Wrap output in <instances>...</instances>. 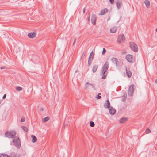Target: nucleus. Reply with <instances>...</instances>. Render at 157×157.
Listing matches in <instances>:
<instances>
[{
    "label": "nucleus",
    "mask_w": 157,
    "mask_h": 157,
    "mask_svg": "<svg viewBox=\"0 0 157 157\" xmlns=\"http://www.w3.org/2000/svg\"><path fill=\"white\" fill-rule=\"evenodd\" d=\"M40 110L41 111H43L44 110V109L43 108H41L40 109Z\"/></svg>",
    "instance_id": "42"
},
{
    "label": "nucleus",
    "mask_w": 157,
    "mask_h": 157,
    "mask_svg": "<svg viewBox=\"0 0 157 157\" xmlns=\"http://www.w3.org/2000/svg\"><path fill=\"white\" fill-rule=\"evenodd\" d=\"M86 51H84L83 52V53H82V57H81V58H82L83 57H84V56H85L86 54Z\"/></svg>",
    "instance_id": "32"
},
{
    "label": "nucleus",
    "mask_w": 157,
    "mask_h": 157,
    "mask_svg": "<svg viewBox=\"0 0 157 157\" xmlns=\"http://www.w3.org/2000/svg\"><path fill=\"white\" fill-rule=\"evenodd\" d=\"M117 31V29L115 28H112L110 29V31L111 33H114L116 32Z\"/></svg>",
    "instance_id": "23"
},
{
    "label": "nucleus",
    "mask_w": 157,
    "mask_h": 157,
    "mask_svg": "<svg viewBox=\"0 0 157 157\" xmlns=\"http://www.w3.org/2000/svg\"><path fill=\"white\" fill-rule=\"evenodd\" d=\"M134 85L132 84L129 87L128 94L130 96H132L133 95L134 91Z\"/></svg>",
    "instance_id": "5"
},
{
    "label": "nucleus",
    "mask_w": 157,
    "mask_h": 157,
    "mask_svg": "<svg viewBox=\"0 0 157 157\" xmlns=\"http://www.w3.org/2000/svg\"><path fill=\"white\" fill-rule=\"evenodd\" d=\"M98 67V65H94L93 66L92 68V71L93 73H95L96 72L97 69Z\"/></svg>",
    "instance_id": "17"
},
{
    "label": "nucleus",
    "mask_w": 157,
    "mask_h": 157,
    "mask_svg": "<svg viewBox=\"0 0 157 157\" xmlns=\"http://www.w3.org/2000/svg\"><path fill=\"white\" fill-rule=\"evenodd\" d=\"M9 157H16V155L15 152H13L9 155Z\"/></svg>",
    "instance_id": "22"
},
{
    "label": "nucleus",
    "mask_w": 157,
    "mask_h": 157,
    "mask_svg": "<svg viewBox=\"0 0 157 157\" xmlns=\"http://www.w3.org/2000/svg\"><path fill=\"white\" fill-rule=\"evenodd\" d=\"M110 104L109 102V100H106L105 103H104V107L105 108H109L110 107Z\"/></svg>",
    "instance_id": "10"
},
{
    "label": "nucleus",
    "mask_w": 157,
    "mask_h": 157,
    "mask_svg": "<svg viewBox=\"0 0 157 157\" xmlns=\"http://www.w3.org/2000/svg\"><path fill=\"white\" fill-rule=\"evenodd\" d=\"M108 10L107 9L105 8L103 10H102L99 13V15H104L105 13H107L108 12Z\"/></svg>",
    "instance_id": "12"
},
{
    "label": "nucleus",
    "mask_w": 157,
    "mask_h": 157,
    "mask_svg": "<svg viewBox=\"0 0 157 157\" xmlns=\"http://www.w3.org/2000/svg\"><path fill=\"white\" fill-rule=\"evenodd\" d=\"M93 56L92 57H93V56H94V52H93V51H92L90 53V56H90H90Z\"/></svg>",
    "instance_id": "35"
},
{
    "label": "nucleus",
    "mask_w": 157,
    "mask_h": 157,
    "mask_svg": "<svg viewBox=\"0 0 157 157\" xmlns=\"http://www.w3.org/2000/svg\"><path fill=\"white\" fill-rule=\"evenodd\" d=\"M16 90L18 91L21 90H22V88L20 86H17L16 88Z\"/></svg>",
    "instance_id": "29"
},
{
    "label": "nucleus",
    "mask_w": 157,
    "mask_h": 157,
    "mask_svg": "<svg viewBox=\"0 0 157 157\" xmlns=\"http://www.w3.org/2000/svg\"><path fill=\"white\" fill-rule=\"evenodd\" d=\"M96 16L94 14H92L91 19V22L93 25L96 24Z\"/></svg>",
    "instance_id": "9"
},
{
    "label": "nucleus",
    "mask_w": 157,
    "mask_h": 157,
    "mask_svg": "<svg viewBox=\"0 0 157 157\" xmlns=\"http://www.w3.org/2000/svg\"><path fill=\"white\" fill-rule=\"evenodd\" d=\"M16 134V132L14 130H11L9 132L6 131L5 134V137H8L9 138H14Z\"/></svg>",
    "instance_id": "3"
},
{
    "label": "nucleus",
    "mask_w": 157,
    "mask_h": 157,
    "mask_svg": "<svg viewBox=\"0 0 157 157\" xmlns=\"http://www.w3.org/2000/svg\"><path fill=\"white\" fill-rule=\"evenodd\" d=\"M21 128L24 131L26 132H27L28 131V129L26 127L24 126H22L21 127Z\"/></svg>",
    "instance_id": "25"
},
{
    "label": "nucleus",
    "mask_w": 157,
    "mask_h": 157,
    "mask_svg": "<svg viewBox=\"0 0 157 157\" xmlns=\"http://www.w3.org/2000/svg\"><path fill=\"white\" fill-rule=\"evenodd\" d=\"M126 71L127 76L128 78H130L132 76V73L129 70H128L127 67H126Z\"/></svg>",
    "instance_id": "14"
},
{
    "label": "nucleus",
    "mask_w": 157,
    "mask_h": 157,
    "mask_svg": "<svg viewBox=\"0 0 157 157\" xmlns=\"http://www.w3.org/2000/svg\"><path fill=\"white\" fill-rule=\"evenodd\" d=\"M6 94H5L2 97V99H5L6 97Z\"/></svg>",
    "instance_id": "38"
},
{
    "label": "nucleus",
    "mask_w": 157,
    "mask_h": 157,
    "mask_svg": "<svg viewBox=\"0 0 157 157\" xmlns=\"http://www.w3.org/2000/svg\"><path fill=\"white\" fill-rule=\"evenodd\" d=\"M125 37L124 35L122 34L119 35L117 39V42L119 43H120L122 42H124L125 41Z\"/></svg>",
    "instance_id": "6"
},
{
    "label": "nucleus",
    "mask_w": 157,
    "mask_h": 157,
    "mask_svg": "<svg viewBox=\"0 0 157 157\" xmlns=\"http://www.w3.org/2000/svg\"><path fill=\"white\" fill-rule=\"evenodd\" d=\"M31 137L32 138V141L33 143H35L37 141V138L34 135H32L31 136Z\"/></svg>",
    "instance_id": "18"
},
{
    "label": "nucleus",
    "mask_w": 157,
    "mask_h": 157,
    "mask_svg": "<svg viewBox=\"0 0 157 157\" xmlns=\"http://www.w3.org/2000/svg\"><path fill=\"white\" fill-rule=\"evenodd\" d=\"M36 33L35 32L29 33L28 34V37L30 38H33L36 36Z\"/></svg>",
    "instance_id": "11"
},
{
    "label": "nucleus",
    "mask_w": 157,
    "mask_h": 157,
    "mask_svg": "<svg viewBox=\"0 0 157 157\" xmlns=\"http://www.w3.org/2000/svg\"><path fill=\"white\" fill-rule=\"evenodd\" d=\"M111 60L113 63L115 64L116 66H117V63L118 62V60L117 58L114 57L112 58Z\"/></svg>",
    "instance_id": "16"
},
{
    "label": "nucleus",
    "mask_w": 157,
    "mask_h": 157,
    "mask_svg": "<svg viewBox=\"0 0 157 157\" xmlns=\"http://www.w3.org/2000/svg\"><path fill=\"white\" fill-rule=\"evenodd\" d=\"M144 2L146 6V7L147 8L149 7L150 6V2L148 0H145Z\"/></svg>",
    "instance_id": "19"
},
{
    "label": "nucleus",
    "mask_w": 157,
    "mask_h": 157,
    "mask_svg": "<svg viewBox=\"0 0 157 157\" xmlns=\"http://www.w3.org/2000/svg\"><path fill=\"white\" fill-rule=\"evenodd\" d=\"M76 40V38L75 37L74 38V41L73 43V45H74L75 44V43Z\"/></svg>",
    "instance_id": "37"
},
{
    "label": "nucleus",
    "mask_w": 157,
    "mask_h": 157,
    "mask_svg": "<svg viewBox=\"0 0 157 157\" xmlns=\"http://www.w3.org/2000/svg\"><path fill=\"white\" fill-rule=\"evenodd\" d=\"M109 110V112L110 114L114 115L115 113V110L112 107H111L108 109Z\"/></svg>",
    "instance_id": "13"
},
{
    "label": "nucleus",
    "mask_w": 157,
    "mask_h": 157,
    "mask_svg": "<svg viewBox=\"0 0 157 157\" xmlns=\"http://www.w3.org/2000/svg\"><path fill=\"white\" fill-rule=\"evenodd\" d=\"M101 93H99L97 96L96 97V98L98 99H100L101 98V96H100V95H101Z\"/></svg>",
    "instance_id": "26"
},
{
    "label": "nucleus",
    "mask_w": 157,
    "mask_h": 157,
    "mask_svg": "<svg viewBox=\"0 0 157 157\" xmlns=\"http://www.w3.org/2000/svg\"><path fill=\"white\" fill-rule=\"evenodd\" d=\"M109 67V64L108 62H106L102 66V69L101 71V75H102L101 78L103 79L106 78L107 75L106 71Z\"/></svg>",
    "instance_id": "1"
},
{
    "label": "nucleus",
    "mask_w": 157,
    "mask_h": 157,
    "mask_svg": "<svg viewBox=\"0 0 157 157\" xmlns=\"http://www.w3.org/2000/svg\"><path fill=\"white\" fill-rule=\"evenodd\" d=\"M155 83H157V78L155 80Z\"/></svg>",
    "instance_id": "43"
},
{
    "label": "nucleus",
    "mask_w": 157,
    "mask_h": 157,
    "mask_svg": "<svg viewBox=\"0 0 157 157\" xmlns=\"http://www.w3.org/2000/svg\"><path fill=\"white\" fill-rule=\"evenodd\" d=\"M83 13H85V8H84V9L83 10Z\"/></svg>",
    "instance_id": "41"
},
{
    "label": "nucleus",
    "mask_w": 157,
    "mask_h": 157,
    "mask_svg": "<svg viewBox=\"0 0 157 157\" xmlns=\"http://www.w3.org/2000/svg\"><path fill=\"white\" fill-rule=\"evenodd\" d=\"M145 132L146 134H149L151 132V130L149 128H147L145 131Z\"/></svg>",
    "instance_id": "27"
},
{
    "label": "nucleus",
    "mask_w": 157,
    "mask_h": 157,
    "mask_svg": "<svg viewBox=\"0 0 157 157\" xmlns=\"http://www.w3.org/2000/svg\"><path fill=\"white\" fill-rule=\"evenodd\" d=\"M115 3L118 9H120L122 6V1L121 0H116Z\"/></svg>",
    "instance_id": "7"
},
{
    "label": "nucleus",
    "mask_w": 157,
    "mask_h": 157,
    "mask_svg": "<svg viewBox=\"0 0 157 157\" xmlns=\"http://www.w3.org/2000/svg\"><path fill=\"white\" fill-rule=\"evenodd\" d=\"M126 59L129 62H132L133 60V56L130 54L127 55L126 56Z\"/></svg>",
    "instance_id": "8"
},
{
    "label": "nucleus",
    "mask_w": 157,
    "mask_h": 157,
    "mask_svg": "<svg viewBox=\"0 0 157 157\" xmlns=\"http://www.w3.org/2000/svg\"><path fill=\"white\" fill-rule=\"evenodd\" d=\"M93 59V57H91L90 56H89L88 61V65L89 66H90L91 64Z\"/></svg>",
    "instance_id": "20"
},
{
    "label": "nucleus",
    "mask_w": 157,
    "mask_h": 157,
    "mask_svg": "<svg viewBox=\"0 0 157 157\" xmlns=\"http://www.w3.org/2000/svg\"><path fill=\"white\" fill-rule=\"evenodd\" d=\"M5 68L6 67H2L0 68V69L2 70L3 69H5Z\"/></svg>",
    "instance_id": "40"
},
{
    "label": "nucleus",
    "mask_w": 157,
    "mask_h": 157,
    "mask_svg": "<svg viewBox=\"0 0 157 157\" xmlns=\"http://www.w3.org/2000/svg\"><path fill=\"white\" fill-rule=\"evenodd\" d=\"M25 121V118L23 117H22L21 118V122H24Z\"/></svg>",
    "instance_id": "33"
},
{
    "label": "nucleus",
    "mask_w": 157,
    "mask_h": 157,
    "mask_svg": "<svg viewBox=\"0 0 157 157\" xmlns=\"http://www.w3.org/2000/svg\"><path fill=\"white\" fill-rule=\"evenodd\" d=\"M128 120V118L126 117H123L121 118L119 120V122L121 123H123L126 122Z\"/></svg>",
    "instance_id": "15"
},
{
    "label": "nucleus",
    "mask_w": 157,
    "mask_h": 157,
    "mask_svg": "<svg viewBox=\"0 0 157 157\" xmlns=\"http://www.w3.org/2000/svg\"><path fill=\"white\" fill-rule=\"evenodd\" d=\"M0 157H9V156L7 154L2 153L0 155Z\"/></svg>",
    "instance_id": "24"
},
{
    "label": "nucleus",
    "mask_w": 157,
    "mask_h": 157,
    "mask_svg": "<svg viewBox=\"0 0 157 157\" xmlns=\"http://www.w3.org/2000/svg\"><path fill=\"white\" fill-rule=\"evenodd\" d=\"M50 119V117L48 116H47L45 117V118H44L43 120V121L44 122H45L48 121V120H49Z\"/></svg>",
    "instance_id": "21"
},
{
    "label": "nucleus",
    "mask_w": 157,
    "mask_h": 157,
    "mask_svg": "<svg viewBox=\"0 0 157 157\" xmlns=\"http://www.w3.org/2000/svg\"><path fill=\"white\" fill-rule=\"evenodd\" d=\"M156 32H157V28L156 29Z\"/></svg>",
    "instance_id": "45"
},
{
    "label": "nucleus",
    "mask_w": 157,
    "mask_h": 157,
    "mask_svg": "<svg viewBox=\"0 0 157 157\" xmlns=\"http://www.w3.org/2000/svg\"><path fill=\"white\" fill-rule=\"evenodd\" d=\"M90 126L91 127H93L94 126L95 124L94 123V122L91 121L90 122Z\"/></svg>",
    "instance_id": "28"
},
{
    "label": "nucleus",
    "mask_w": 157,
    "mask_h": 157,
    "mask_svg": "<svg viewBox=\"0 0 157 157\" xmlns=\"http://www.w3.org/2000/svg\"><path fill=\"white\" fill-rule=\"evenodd\" d=\"M89 85L91 86L92 87V88H93L94 89L95 88L94 86H93V84H89Z\"/></svg>",
    "instance_id": "39"
},
{
    "label": "nucleus",
    "mask_w": 157,
    "mask_h": 157,
    "mask_svg": "<svg viewBox=\"0 0 157 157\" xmlns=\"http://www.w3.org/2000/svg\"><path fill=\"white\" fill-rule=\"evenodd\" d=\"M111 4H113L114 3V0H109Z\"/></svg>",
    "instance_id": "36"
},
{
    "label": "nucleus",
    "mask_w": 157,
    "mask_h": 157,
    "mask_svg": "<svg viewBox=\"0 0 157 157\" xmlns=\"http://www.w3.org/2000/svg\"><path fill=\"white\" fill-rule=\"evenodd\" d=\"M129 46L131 49L135 52H138V48L137 45L133 42H130Z\"/></svg>",
    "instance_id": "4"
},
{
    "label": "nucleus",
    "mask_w": 157,
    "mask_h": 157,
    "mask_svg": "<svg viewBox=\"0 0 157 157\" xmlns=\"http://www.w3.org/2000/svg\"><path fill=\"white\" fill-rule=\"evenodd\" d=\"M89 85V84L88 83V82H86L84 86V89H86L88 87Z\"/></svg>",
    "instance_id": "30"
},
{
    "label": "nucleus",
    "mask_w": 157,
    "mask_h": 157,
    "mask_svg": "<svg viewBox=\"0 0 157 157\" xmlns=\"http://www.w3.org/2000/svg\"><path fill=\"white\" fill-rule=\"evenodd\" d=\"M106 52V49L104 48H103V51H102V54L104 55Z\"/></svg>",
    "instance_id": "34"
},
{
    "label": "nucleus",
    "mask_w": 157,
    "mask_h": 157,
    "mask_svg": "<svg viewBox=\"0 0 157 157\" xmlns=\"http://www.w3.org/2000/svg\"><path fill=\"white\" fill-rule=\"evenodd\" d=\"M90 20V17H89V18H88V21H89Z\"/></svg>",
    "instance_id": "44"
},
{
    "label": "nucleus",
    "mask_w": 157,
    "mask_h": 157,
    "mask_svg": "<svg viewBox=\"0 0 157 157\" xmlns=\"http://www.w3.org/2000/svg\"><path fill=\"white\" fill-rule=\"evenodd\" d=\"M124 98H123L122 99V101L123 102H124L125 101L126 99L127 98V94H124Z\"/></svg>",
    "instance_id": "31"
},
{
    "label": "nucleus",
    "mask_w": 157,
    "mask_h": 157,
    "mask_svg": "<svg viewBox=\"0 0 157 157\" xmlns=\"http://www.w3.org/2000/svg\"><path fill=\"white\" fill-rule=\"evenodd\" d=\"M11 145H13L17 148L20 147L21 146V143L20 140L18 137L15 136L13 139L12 143H10Z\"/></svg>",
    "instance_id": "2"
}]
</instances>
